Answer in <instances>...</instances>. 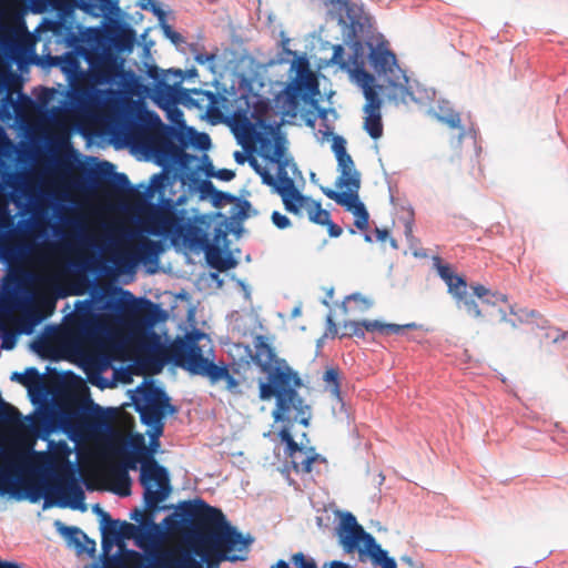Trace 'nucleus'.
<instances>
[{
    "instance_id": "nucleus-1",
    "label": "nucleus",
    "mask_w": 568,
    "mask_h": 568,
    "mask_svg": "<svg viewBox=\"0 0 568 568\" xmlns=\"http://www.w3.org/2000/svg\"><path fill=\"white\" fill-rule=\"evenodd\" d=\"M253 346L251 358L267 375L266 382H260L258 397L262 400L276 399L273 418L276 422L286 420L294 413L295 419L303 426H308L311 408L297 393L302 385L298 374L284 359L276 357L274 348L263 335L254 337Z\"/></svg>"
},
{
    "instance_id": "nucleus-2",
    "label": "nucleus",
    "mask_w": 568,
    "mask_h": 568,
    "mask_svg": "<svg viewBox=\"0 0 568 568\" xmlns=\"http://www.w3.org/2000/svg\"><path fill=\"white\" fill-rule=\"evenodd\" d=\"M138 463L141 464L139 479L144 489V505L149 510L156 509L171 493L170 477L166 468L158 463L142 439L133 453H126L121 459L108 463L105 470L114 485L113 491L120 496L130 494L129 470H135Z\"/></svg>"
},
{
    "instance_id": "nucleus-3",
    "label": "nucleus",
    "mask_w": 568,
    "mask_h": 568,
    "mask_svg": "<svg viewBox=\"0 0 568 568\" xmlns=\"http://www.w3.org/2000/svg\"><path fill=\"white\" fill-rule=\"evenodd\" d=\"M203 336L204 334L195 332L176 337L169 346L150 356L151 371L159 373L164 363L171 362L193 375L207 377L213 384L224 381L226 388L234 390L239 386V381L230 373L229 367L216 365L204 356L203 349L199 345V341Z\"/></svg>"
},
{
    "instance_id": "nucleus-4",
    "label": "nucleus",
    "mask_w": 568,
    "mask_h": 568,
    "mask_svg": "<svg viewBox=\"0 0 568 568\" xmlns=\"http://www.w3.org/2000/svg\"><path fill=\"white\" fill-rule=\"evenodd\" d=\"M332 151L335 154L339 172L335 186L343 191L338 192L331 187H321V190L326 197L351 212L355 217V226L365 231L368 227L369 214L359 200L361 173L356 170L355 163L346 150V140L341 135H335L332 140Z\"/></svg>"
},
{
    "instance_id": "nucleus-5",
    "label": "nucleus",
    "mask_w": 568,
    "mask_h": 568,
    "mask_svg": "<svg viewBox=\"0 0 568 568\" xmlns=\"http://www.w3.org/2000/svg\"><path fill=\"white\" fill-rule=\"evenodd\" d=\"M184 513L196 519L204 526H215L207 535L206 540L212 545L216 554V561H207V568H217L221 560L234 561L236 556H229L227 551L237 545H246L241 532L225 521L223 513L205 501L199 499L195 504L185 503Z\"/></svg>"
},
{
    "instance_id": "nucleus-6",
    "label": "nucleus",
    "mask_w": 568,
    "mask_h": 568,
    "mask_svg": "<svg viewBox=\"0 0 568 568\" xmlns=\"http://www.w3.org/2000/svg\"><path fill=\"white\" fill-rule=\"evenodd\" d=\"M338 537L346 552L357 550L361 558L368 556L375 565H381L383 568L397 567L395 560L387 556V551L382 549L375 538L366 532L349 513L342 518Z\"/></svg>"
},
{
    "instance_id": "nucleus-7",
    "label": "nucleus",
    "mask_w": 568,
    "mask_h": 568,
    "mask_svg": "<svg viewBox=\"0 0 568 568\" xmlns=\"http://www.w3.org/2000/svg\"><path fill=\"white\" fill-rule=\"evenodd\" d=\"M369 62L373 69L386 79L389 100L395 103H407L414 99L409 79L398 67L396 55L390 50L382 47L373 48Z\"/></svg>"
},
{
    "instance_id": "nucleus-8",
    "label": "nucleus",
    "mask_w": 568,
    "mask_h": 568,
    "mask_svg": "<svg viewBox=\"0 0 568 568\" xmlns=\"http://www.w3.org/2000/svg\"><path fill=\"white\" fill-rule=\"evenodd\" d=\"M142 404H136V412L141 422L151 428L150 436L156 439L163 434L165 417L176 414L178 408L170 403L165 390L154 385L142 390Z\"/></svg>"
},
{
    "instance_id": "nucleus-9",
    "label": "nucleus",
    "mask_w": 568,
    "mask_h": 568,
    "mask_svg": "<svg viewBox=\"0 0 568 568\" xmlns=\"http://www.w3.org/2000/svg\"><path fill=\"white\" fill-rule=\"evenodd\" d=\"M258 144L260 155L270 163L277 165L276 180L290 178L287 168L290 165L295 168L293 159L287 154L286 138L280 132L278 128L270 126V130L264 133H258L256 136Z\"/></svg>"
},
{
    "instance_id": "nucleus-10",
    "label": "nucleus",
    "mask_w": 568,
    "mask_h": 568,
    "mask_svg": "<svg viewBox=\"0 0 568 568\" xmlns=\"http://www.w3.org/2000/svg\"><path fill=\"white\" fill-rule=\"evenodd\" d=\"M180 214L170 200L161 204L150 203L141 211L140 222L143 230L151 235H172Z\"/></svg>"
},
{
    "instance_id": "nucleus-11",
    "label": "nucleus",
    "mask_w": 568,
    "mask_h": 568,
    "mask_svg": "<svg viewBox=\"0 0 568 568\" xmlns=\"http://www.w3.org/2000/svg\"><path fill=\"white\" fill-rule=\"evenodd\" d=\"M434 265L436 266L437 273L440 278L446 283L448 293L455 298L457 305H462L466 312L474 317H481L483 313L474 300L473 295L467 292L466 280L456 274L449 264H443L440 257H434Z\"/></svg>"
},
{
    "instance_id": "nucleus-12",
    "label": "nucleus",
    "mask_w": 568,
    "mask_h": 568,
    "mask_svg": "<svg viewBox=\"0 0 568 568\" xmlns=\"http://www.w3.org/2000/svg\"><path fill=\"white\" fill-rule=\"evenodd\" d=\"M84 58L90 64L89 77L93 84H112L122 77V63L114 54L87 51Z\"/></svg>"
},
{
    "instance_id": "nucleus-13",
    "label": "nucleus",
    "mask_w": 568,
    "mask_h": 568,
    "mask_svg": "<svg viewBox=\"0 0 568 568\" xmlns=\"http://www.w3.org/2000/svg\"><path fill=\"white\" fill-rule=\"evenodd\" d=\"M125 294L130 301L122 304L121 313L131 329L138 332L153 326L158 322L159 305L148 298H135L129 292Z\"/></svg>"
},
{
    "instance_id": "nucleus-14",
    "label": "nucleus",
    "mask_w": 568,
    "mask_h": 568,
    "mask_svg": "<svg viewBox=\"0 0 568 568\" xmlns=\"http://www.w3.org/2000/svg\"><path fill=\"white\" fill-rule=\"evenodd\" d=\"M69 331L78 345H92L104 331V322L99 314L87 308L75 314Z\"/></svg>"
},
{
    "instance_id": "nucleus-15",
    "label": "nucleus",
    "mask_w": 568,
    "mask_h": 568,
    "mask_svg": "<svg viewBox=\"0 0 568 568\" xmlns=\"http://www.w3.org/2000/svg\"><path fill=\"white\" fill-rule=\"evenodd\" d=\"M162 251L161 243L141 237L136 244L130 248L115 254L113 262L119 268H129L135 266L139 262H155Z\"/></svg>"
},
{
    "instance_id": "nucleus-16",
    "label": "nucleus",
    "mask_w": 568,
    "mask_h": 568,
    "mask_svg": "<svg viewBox=\"0 0 568 568\" xmlns=\"http://www.w3.org/2000/svg\"><path fill=\"white\" fill-rule=\"evenodd\" d=\"M278 437L286 445L284 453L290 459L293 469L296 473H311L313 463L320 459V455L315 453V449L305 448L303 443H296L288 427H283L278 432Z\"/></svg>"
},
{
    "instance_id": "nucleus-17",
    "label": "nucleus",
    "mask_w": 568,
    "mask_h": 568,
    "mask_svg": "<svg viewBox=\"0 0 568 568\" xmlns=\"http://www.w3.org/2000/svg\"><path fill=\"white\" fill-rule=\"evenodd\" d=\"M435 118L450 129L459 130L457 139L450 143L452 152L448 158L450 164L459 166L460 163L464 162L467 168H473L477 156H474L470 152L463 154L460 146L465 133V130L462 126L460 114L452 109L440 106L439 111L435 112Z\"/></svg>"
},
{
    "instance_id": "nucleus-18",
    "label": "nucleus",
    "mask_w": 568,
    "mask_h": 568,
    "mask_svg": "<svg viewBox=\"0 0 568 568\" xmlns=\"http://www.w3.org/2000/svg\"><path fill=\"white\" fill-rule=\"evenodd\" d=\"M41 321V316L29 313L21 317H0V332L4 349H12L16 346L20 334H31L33 327Z\"/></svg>"
},
{
    "instance_id": "nucleus-19",
    "label": "nucleus",
    "mask_w": 568,
    "mask_h": 568,
    "mask_svg": "<svg viewBox=\"0 0 568 568\" xmlns=\"http://www.w3.org/2000/svg\"><path fill=\"white\" fill-rule=\"evenodd\" d=\"M417 325L415 323L398 325V324H388L383 323L377 320H364V321H346L343 324V333L341 337H364L365 331L367 332H378L382 335H392V334H402L406 329L416 328Z\"/></svg>"
},
{
    "instance_id": "nucleus-20",
    "label": "nucleus",
    "mask_w": 568,
    "mask_h": 568,
    "mask_svg": "<svg viewBox=\"0 0 568 568\" xmlns=\"http://www.w3.org/2000/svg\"><path fill=\"white\" fill-rule=\"evenodd\" d=\"M154 558L150 568H203L202 562L185 549L160 550Z\"/></svg>"
},
{
    "instance_id": "nucleus-21",
    "label": "nucleus",
    "mask_w": 568,
    "mask_h": 568,
    "mask_svg": "<svg viewBox=\"0 0 568 568\" xmlns=\"http://www.w3.org/2000/svg\"><path fill=\"white\" fill-rule=\"evenodd\" d=\"M172 236L182 240L183 244L191 250L203 248L207 243L203 229L182 215L176 223Z\"/></svg>"
},
{
    "instance_id": "nucleus-22",
    "label": "nucleus",
    "mask_w": 568,
    "mask_h": 568,
    "mask_svg": "<svg viewBox=\"0 0 568 568\" xmlns=\"http://www.w3.org/2000/svg\"><path fill=\"white\" fill-rule=\"evenodd\" d=\"M329 61L341 70L347 71L353 79L357 77V70H365L362 45L358 42L354 44L352 54L347 57L342 44L333 45V54Z\"/></svg>"
},
{
    "instance_id": "nucleus-23",
    "label": "nucleus",
    "mask_w": 568,
    "mask_h": 568,
    "mask_svg": "<svg viewBox=\"0 0 568 568\" xmlns=\"http://www.w3.org/2000/svg\"><path fill=\"white\" fill-rule=\"evenodd\" d=\"M103 166L104 168L98 173L97 180L99 181L100 178L109 176L105 181H101L103 189L108 193L114 196H122L131 192V185L126 174L113 172L114 166L109 162H104Z\"/></svg>"
},
{
    "instance_id": "nucleus-24",
    "label": "nucleus",
    "mask_w": 568,
    "mask_h": 568,
    "mask_svg": "<svg viewBox=\"0 0 568 568\" xmlns=\"http://www.w3.org/2000/svg\"><path fill=\"white\" fill-rule=\"evenodd\" d=\"M313 92L308 91L305 84L292 82L285 88L283 94L278 97L277 102L281 104L284 114L294 116L302 101L305 100L308 93Z\"/></svg>"
},
{
    "instance_id": "nucleus-25",
    "label": "nucleus",
    "mask_w": 568,
    "mask_h": 568,
    "mask_svg": "<svg viewBox=\"0 0 568 568\" xmlns=\"http://www.w3.org/2000/svg\"><path fill=\"white\" fill-rule=\"evenodd\" d=\"M362 88L366 103L364 111H381L382 100L375 87V78L366 70H357V77L354 79Z\"/></svg>"
},
{
    "instance_id": "nucleus-26",
    "label": "nucleus",
    "mask_w": 568,
    "mask_h": 568,
    "mask_svg": "<svg viewBox=\"0 0 568 568\" xmlns=\"http://www.w3.org/2000/svg\"><path fill=\"white\" fill-rule=\"evenodd\" d=\"M124 539H134L136 546L146 549L148 544L155 541V535L151 531L141 530L138 526L128 521H121L119 526V544Z\"/></svg>"
},
{
    "instance_id": "nucleus-27",
    "label": "nucleus",
    "mask_w": 568,
    "mask_h": 568,
    "mask_svg": "<svg viewBox=\"0 0 568 568\" xmlns=\"http://www.w3.org/2000/svg\"><path fill=\"white\" fill-rule=\"evenodd\" d=\"M22 280L19 276H8L2 285L0 310L16 307L21 300Z\"/></svg>"
},
{
    "instance_id": "nucleus-28",
    "label": "nucleus",
    "mask_w": 568,
    "mask_h": 568,
    "mask_svg": "<svg viewBox=\"0 0 568 568\" xmlns=\"http://www.w3.org/2000/svg\"><path fill=\"white\" fill-rule=\"evenodd\" d=\"M292 68L296 72V77L293 82L305 84L308 91L316 90L317 81L311 71L308 60L305 57L296 58L292 63Z\"/></svg>"
},
{
    "instance_id": "nucleus-29",
    "label": "nucleus",
    "mask_w": 568,
    "mask_h": 568,
    "mask_svg": "<svg viewBox=\"0 0 568 568\" xmlns=\"http://www.w3.org/2000/svg\"><path fill=\"white\" fill-rule=\"evenodd\" d=\"M156 94L159 98V104H161V102H164L165 104H175L181 101L182 97L186 94V91L181 87L160 83Z\"/></svg>"
},
{
    "instance_id": "nucleus-30",
    "label": "nucleus",
    "mask_w": 568,
    "mask_h": 568,
    "mask_svg": "<svg viewBox=\"0 0 568 568\" xmlns=\"http://www.w3.org/2000/svg\"><path fill=\"white\" fill-rule=\"evenodd\" d=\"M282 201L286 211L295 215H301L302 210L305 209L307 211L313 200L303 195L300 191H295L283 197Z\"/></svg>"
},
{
    "instance_id": "nucleus-31",
    "label": "nucleus",
    "mask_w": 568,
    "mask_h": 568,
    "mask_svg": "<svg viewBox=\"0 0 568 568\" xmlns=\"http://www.w3.org/2000/svg\"><path fill=\"white\" fill-rule=\"evenodd\" d=\"M364 129L374 140L383 135V123L381 111H365Z\"/></svg>"
},
{
    "instance_id": "nucleus-32",
    "label": "nucleus",
    "mask_w": 568,
    "mask_h": 568,
    "mask_svg": "<svg viewBox=\"0 0 568 568\" xmlns=\"http://www.w3.org/2000/svg\"><path fill=\"white\" fill-rule=\"evenodd\" d=\"M473 294L483 301L485 304H496L497 302L507 303L508 297L506 294L499 292H491L489 288L481 284H474L470 286Z\"/></svg>"
},
{
    "instance_id": "nucleus-33",
    "label": "nucleus",
    "mask_w": 568,
    "mask_h": 568,
    "mask_svg": "<svg viewBox=\"0 0 568 568\" xmlns=\"http://www.w3.org/2000/svg\"><path fill=\"white\" fill-rule=\"evenodd\" d=\"M99 513L102 517L103 526V538L104 540L110 539L112 542L119 544V526L120 520H113L110 515L101 509Z\"/></svg>"
},
{
    "instance_id": "nucleus-34",
    "label": "nucleus",
    "mask_w": 568,
    "mask_h": 568,
    "mask_svg": "<svg viewBox=\"0 0 568 568\" xmlns=\"http://www.w3.org/2000/svg\"><path fill=\"white\" fill-rule=\"evenodd\" d=\"M154 510L155 509L149 510L146 507H145V510L135 508L131 513L130 517H131V519L139 521L141 524V526L144 528V531H151L156 536V532L159 531V527L152 520V513Z\"/></svg>"
},
{
    "instance_id": "nucleus-35",
    "label": "nucleus",
    "mask_w": 568,
    "mask_h": 568,
    "mask_svg": "<svg viewBox=\"0 0 568 568\" xmlns=\"http://www.w3.org/2000/svg\"><path fill=\"white\" fill-rule=\"evenodd\" d=\"M308 219L316 224L325 225L331 220V214L328 211L322 209L321 203L316 201H312L310 207H307Z\"/></svg>"
},
{
    "instance_id": "nucleus-36",
    "label": "nucleus",
    "mask_w": 568,
    "mask_h": 568,
    "mask_svg": "<svg viewBox=\"0 0 568 568\" xmlns=\"http://www.w3.org/2000/svg\"><path fill=\"white\" fill-rule=\"evenodd\" d=\"M202 190H203V192H205L212 196L215 205H220L223 202L232 203L235 201L234 195L216 190L215 186L213 185V183L210 181L203 182Z\"/></svg>"
},
{
    "instance_id": "nucleus-37",
    "label": "nucleus",
    "mask_w": 568,
    "mask_h": 568,
    "mask_svg": "<svg viewBox=\"0 0 568 568\" xmlns=\"http://www.w3.org/2000/svg\"><path fill=\"white\" fill-rule=\"evenodd\" d=\"M323 381L329 393L334 396H339L341 384H339V371L336 367H328L323 374Z\"/></svg>"
},
{
    "instance_id": "nucleus-38",
    "label": "nucleus",
    "mask_w": 568,
    "mask_h": 568,
    "mask_svg": "<svg viewBox=\"0 0 568 568\" xmlns=\"http://www.w3.org/2000/svg\"><path fill=\"white\" fill-rule=\"evenodd\" d=\"M88 420L89 425L94 429H101L108 426V415L98 405L94 406V409Z\"/></svg>"
},
{
    "instance_id": "nucleus-39",
    "label": "nucleus",
    "mask_w": 568,
    "mask_h": 568,
    "mask_svg": "<svg viewBox=\"0 0 568 568\" xmlns=\"http://www.w3.org/2000/svg\"><path fill=\"white\" fill-rule=\"evenodd\" d=\"M273 189L282 199L295 191H298L292 178H284L280 181L276 180V185H274Z\"/></svg>"
},
{
    "instance_id": "nucleus-40",
    "label": "nucleus",
    "mask_w": 568,
    "mask_h": 568,
    "mask_svg": "<svg viewBox=\"0 0 568 568\" xmlns=\"http://www.w3.org/2000/svg\"><path fill=\"white\" fill-rule=\"evenodd\" d=\"M207 260L213 267L222 272L230 270L235 264L231 258H223L220 253H209Z\"/></svg>"
},
{
    "instance_id": "nucleus-41",
    "label": "nucleus",
    "mask_w": 568,
    "mask_h": 568,
    "mask_svg": "<svg viewBox=\"0 0 568 568\" xmlns=\"http://www.w3.org/2000/svg\"><path fill=\"white\" fill-rule=\"evenodd\" d=\"M63 535L69 542L81 547L82 540L87 538V535L78 527H63Z\"/></svg>"
},
{
    "instance_id": "nucleus-42",
    "label": "nucleus",
    "mask_w": 568,
    "mask_h": 568,
    "mask_svg": "<svg viewBox=\"0 0 568 568\" xmlns=\"http://www.w3.org/2000/svg\"><path fill=\"white\" fill-rule=\"evenodd\" d=\"M65 490L68 496L73 500V508H78V504H83L84 493L75 483H71Z\"/></svg>"
},
{
    "instance_id": "nucleus-43",
    "label": "nucleus",
    "mask_w": 568,
    "mask_h": 568,
    "mask_svg": "<svg viewBox=\"0 0 568 568\" xmlns=\"http://www.w3.org/2000/svg\"><path fill=\"white\" fill-rule=\"evenodd\" d=\"M26 381L28 385H24V387L31 389L33 386L39 385L41 382V375L39 371L36 367H28L24 371Z\"/></svg>"
},
{
    "instance_id": "nucleus-44",
    "label": "nucleus",
    "mask_w": 568,
    "mask_h": 568,
    "mask_svg": "<svg viewBox=\"0 0 568 568\" xmlns=\"http://www.w3.org/2000/svg\"><path fill=\"white\" fill-rule=\"evenodd\" d=\"M348 302H354L357 304L359 311L364 312V311H367L371 306H372V301L368 300L367 297L358 294V293H355V294H352L349 296H347L346 298Z\"/></svg>"
},
{
    "instance_id": "nucleus-45",
    "label": "nucleus",
    "mask_w": 568,
    "mask_h": 568,
    "mask_svg": "<svg viewBox=\"0 0 568 568\" xmlns=\"http://www.w3.org/2000/svg\"><path fill=\"white\" fill-rule=\"evenodd\" d=\"M272 222L280 230H284L291 225L290 219L277 211L272 213Z\"/></svg>"
},
{
    "instance_id": "nucleus-46",
    "label": "nucleus",
    "mask_w": 568,
    "mask_h": 568,
    "mask_svg": "<svg viewBox=\"0 0 568 568\" xmlns=\"http://www.w3.org/2000/svg\"><path fill=\"white\" fill-rule=\"evenodd\" d=\"M297 568H317L313 560H307L302 552H297L292 558Z\"/></svg>"
},
{
    "instance_id": "nucleus-47",
    "label": "nucleus",
    "mask_w": 568,
    "mask_h": 568,
    "mask_svg": "<svg viewBox=\"0 0 568 568\" xmlns=\"http://www.w3.org/2000/svg\"><path fill=\"white\" fill-rule=\"evenodd\" d=\"M162 29L165 37L169 38L174 44H180L181 42H183L182 36L179 32L174 31L171 26L164 23L162 26Z\"/></svg>"
},
{
    "instance_id": "nucleus-48",
    "label": "nucleus",
    "mask_w": 568,
    "mask_h": 568,
    "mask_svg": "<svg viewBox=\"0 0 568 568\" xmlns=\"http://www.w3.org/2000/svg\"><path fill=\"white\" fill-rule=\"evenodd\" d=\"M207 174L211 175V176H215V178H217L219 180H222V181H231L235 176L234 171L229 170V169H220L215 173H207Z\"/></svg>"
},
{
    "instance_id": "nucleus-49",
    "label": "nucleus",
    "mask_w": 568,
    "mask_h": 568,
    "mask_svg": "<svg viewBox=\"0 0 568 568\" xmlns=\"http://www.w3.org/2000/svg\"><path fill=\"white\" fill-rule=\"evenodd\" d=\"M260 178L262 179L263 184L274 187L276 185V178L273 176L268 170L263 168L262 171L258 172Z\"/></svg>"
},
{
    "instance_id": "nucleus-50",
    "label": "nucleus",
    "mask_w": 568,
    "mask_h": 568,
    "mask_svg": "<svg viewBox=\"0 0 568 568\" xmlns=\"http://www.w3.org/2000/svg\"><path fill=\"white\" fill-rule=\"evenodd\" d=\"M325 226L327 227V232L331 237H338L343 233L342 227L333 223L332 220H329Z\"/></svg>"
},
{
    "instance_id": "nucleus-51",
    "label": "nucleus",
    "mask_w": 568,
    "mask_h": 568,
    "mask_svg": "<svg viewBox=\"0 0 568 568\" xmlns=\"http://www.w3.org/2000/svg\"><path fill=\"white\" fill-rule=\"evenodd\" d=\"M510 313L513 315L518 316L520 320L523 318V316H526V317L539 316V314L536 311L519 310V312H517L514 306H510Z\"/></svg>"
},
{
    "instance_id": "nucleus-52",
    "label": "nucleus",
    "mask_w": 568,
    "mask_h": 568,
    "mask_svg": "<svg viewBox=\"0 0 568 568\" xmlns=\"http://www.w3.org/2000/svg\"><path fill=\"white\" fill-rule=\"evenodd\" d=\"M63 62L67 64V67L70 69V70H75L78 69L79 67V61L78 59L72 55L71 53H68L65 57H64V60Z\"/></svg>"
},
{
    "instance_id": "nucleus-53",
    "label": "nucleus",
    "mask_w": 568,
    "mask_h": 568,
    "mask_svg": "<svg viewBox=\"0 0 568 568\" xmlns=\"http://www.w3.org/2000/svg\"><path fill=\"white\" fill-rule=\"evenodd\" d=\"M11 381L17 382L21 385H28L24 373L13 372L10 377Z\"/></svg>"
},
{
    "instance_id": "nucleus-54",
    "label": "nucleus",
    "mask_w": 568,
    "mask_h": 568,
    "mask_svg": "<svg viewBox=\"0 0 568 568\" xmlns=\"http://www.w3.org/2000/svg\"><path fill=\"white\" fill-rule=\"evenodd\" d=\"M163 180H164V176L162 173L160 174H155L152 176L151 179V183L152 185L155 187V189H161L163 186Z\"/></svg>"
},
{
    "instance_id": "nucleus-55",
    "label": "nucleus",
    "mask_w": 568,
    "mask_h": 568,
    "mask_svg": "<svg viewBox=\"0 0 568 568\" xmlns=\"http://www.w3.org/2000/svg\"><path fill=\"white\" fill-rule=\"evenodd\" d=\"M126 556L129 559H131L134 562L142 561V559H143V556L135 550H129Z\"/></svg>"
},
{
    "instance_id": "nucleus-56",
    "label": "nucleus",
    "mask_w": 568,
    "mask_h": 568,
    "mask_svg": "<svg viewBox=\"0 0 568 568\" xmlns=\"http://www.w3.org/2000/svg\"><path fill=\"white\" fill-rule=\"evenodd\" d=\"M388 235H389V232L386 229H384V230L376 229V236H377L378 241L385 242L386 239L388 237Z\"/></svg>"
},
{
    "instance_id": "nucleus-57",
    "label": "nucleus",
    "mask_w": 568,
    "mask_h": 568,
    "mask_svg": "<svg viewBox=\"0 0 568 568\" xmlns=\"http://www.w3.org/2000/svg\"><path fill=\"white\" fill-rule=\"evenodd\" d=\"M199 144L201 148L205 149L209 144H210V138L207 134L205 133H202L200 135V141H199Z\"/></svg>"
},
{
    "instance_id": "nucleus-58",
    "label": "nucleus",
    "mask_w": 568,
    "mask_h": 568,
    "mask_svg": "<svg viewBox=\"0 0 568 568\" xmlns=\"http://www.w3.org/2000/svg\"><path fill=\"white\" fill-rule=\"evenodd\" d=\"M248 162H250V165L253 168V170H254L257 174H258V172H260V171H262V170H263V166L257 162V160H256V159L251 158V159L248 160Z\"/></svg>"
},
{
    "instance_id": "nucleus-59",
    "label": "nucleus",
    "mask_w": 568,
    "mask_h": 568,
    "mask_svg": "<svg viewBox=\"0 0 568 568\" xmlns=\"http://www.w3.org/2000/svg\"><path fill=\"white\" fill-rule=\"evenodd\" d=\"M74 90H75V92H77L79 95H81V97H88V95H89V93H90V91H89V89H88V88H83V87H80V85H79V87H77Z\"/></svg>"
},
{
    "instance_id": "nucleus-60",
    "label": "nucleus",
    "mask_w": 568,
    "mask_h": 568,
    "mask_svg": "<svg viewBox=\"0 0 568 568\" xmlns=\"http://www.w3.org/2000/svg\"><path fill=\"white\" fill-rule=\"evenodd\" d=\"M68 222L74 230H80L82 227V223L78 219H70Z\"/></svg>"
},
{
    "instance_id": "nucleus-61",
    "label": "nucleus",
    "mask_w": 568,
    "mask_h": 568,
    "mask_svg": "<svg viewBox=\"0 0 568 568\" xmlns=\"http://www.w3.org/2000/svg\"><path fill=\"white\" fill-rule=\"evenodd\" d=\"M0 568H21V567L19 565L14 564V562L1 561L0 560Z\"/></svg>"
},
{
    "instance_id": "nucleus-62",
    "label": "nucleus",
    "mask_w": 568,
    "mask_h": 568,
    "mask_svg": "<svg viewBox=\"0 0 568 568\" xmlns=\"http://www.w3.org/2000/svg\"><path fill=\"white\" fill-rule=\"evenodd\" d=\"M213 58H214V55H213V54H211V55H203V54H200V55H197V57H196V61H197L199 63H204L205 61L212 60Z\"/></svg>"
},
{
    "instance_id": "nucleus-63",
    "label": "nucleus",
    "mask_w": 568,
    "mask_h": 568,
    "mask_svg": "<svg viewBox=\"0 0 568 568\" xmlns=\"http://www.w3.org/2000/svg\"><path fill=\"white\" fill-rule=\"evenodd\" d=\"M234 158H235V161L240 164L244 163V161H245L244 154L239 151L234 153Z\"/></svg>"
},
{
    "instance_id": "nucleus-64",
    "label": "nucleus",
    "mask_w": 568,
    "mask_h": 568,
    "mask_svg": "<svg viewBox=\"0 0 568 568\" xmlns=\"http://www.w3.org/2000/svg\"><path fill=\"white\" fill-rule=\"evenodd\" d=\"M331 568H349L346 564L342 561H333Z\"/></svg>"
}]
</instances>
